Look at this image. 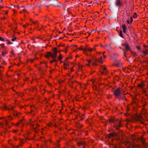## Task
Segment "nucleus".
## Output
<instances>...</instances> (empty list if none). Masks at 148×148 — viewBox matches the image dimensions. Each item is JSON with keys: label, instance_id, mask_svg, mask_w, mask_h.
<instances>
[{"label": "nucleus", "instance_id": "09e8293b", "mask_svg": "<svg viewBox=\"0 0 148 148\" xmlns=\"http://www.w3.org/2000/svg\"><path fill=\"white\" fill-rule=\"evenodd\" d=\"M44 1V3H45L46 2V1L45 0H43V1Z\"/></svg>", "mask_w": 148, "mask_h": 148}, {"label": "nucleus", "instance_id": "b1692460", "mask_svg": "<svg viewBox=\"0 0 148 148\" xmlns=\"http://www.w3.org/2000/svg\"><path fill=\"white\" fill-rule=\"evenodd\" d=\"M132 55L134 57H136V53H132Z\"/></svg>", "mask_w": 148, "mask_h": 148}, {"label": "nucleus", "instance_id": "680f3d73", "mask_svg": "<svg viewBox=\"0 0 148 148\" xmlns=\"http://www.w3.org/2000/svg\"><path fill=\"white\" fill-rule=\"evenodd\" d=\"M41 6V5L39 6V7H38L39 8H40V7Z\"/></svg>", "mask_w": 148, "mask_h": 148}, {"label": "nucleus", "instance_id": "473e14b6", "mask_svg": "<svg viewBox=\"0 0 148 148\" xmlns=\"http://www.w3.org/2000/svg\"><path fill=\"white\" fill-rule=\"evenodd\" d=\"M44 4V1H41V6Z\"/></svg>", "mask_w": 148, "mask_h": 148}, {"label": "nucleus", "instance_id": "f03ea898", "mask_svg": "<svg viewBox=\"0 0 148 148\" xmlns=\"http://www.w3.org/2000/svg\"><path fill=\"white\" fill-rule=\"evenodd\" d=\"M109 121L110 122L114 123L115 124H119V125H115V128L116 130H119V127L121 126V121L117 119H111Z\"/></svg>", "mask_w": 148, "mask_h": 148}, {"label": "nucleus", "instance_id": "79ce46f5", "mask_svg": "<svg viewBox=\"0 0 148 148\" xmlns=\"http://www.w3.org/2000/svg\"><path fill=\"white\" fill-rule=\"evenodd\" d=\"M114 55L115 56H119V55L118 54H114Z\"/></svg>", "mask_w": 148, "mask_h": 148}, {"label": "nucleus", "instance_id": "20e7f679", "mask_svg": "<svg viewBox=\"0 0 148 148\" xmlns=\"http://www.w3.org/2000/svg\"><path fill=\"white\" fill-rule=\"evenodd\" d=\"M58 1L56 0H51L50 1V5H53L55 6L58 7Z\"/></svg>", "mask_w": 148, "mask_h": 148}, {"label": "nucleus", "instance_id": "a18cd8bd", "mask_svg": "<svg viewBox=\"0 0 148 148\" xmlns=\"http://www.w3.org/2000/svg\"><path fill=\"white\" fill-rule=\"evenodd\" d=\"M95 30H92V31H91V32H95Z\"/></svg>", "mask_w": 148, "mask_h": 148}, {"label": "nucleus", "instance_id": "423d86ee", "mask_svg": "<svg viewBox=\"0 0 148 148\" xmlns=\"http://www.w3.org/2000/svg\"><path fill=\"white\" fill-rule=\"evenodd\" d=\"M122 63L119 61H115L114 65L119 67H121L122 66Z\"/></svg>", "mask_w": 148, "mask_h": 148}, {"label": "nucleus", "instance_id": "603ef678", "mask_svg": "<svg viewBox=\"0 0 148 148\" xmlns=\"http://www.w3.org/2000/svg\"><path fill=\"white\" fill-rule=\"evenodd\" d=\"M36 23H37V21L35 22H33V23L34 24H36Z\"/></svg>", "mask_w": 148, "mask_h": 148}, {"label": "nucleus", "instance_id": "0eeeda50", "mask_svg": "<svg viewBox=\"0 0 148 148\" xmlns=\"http://www.w3.org/2000/svg\"><path fill=\"white\" fill-rule=\"evenodd\" d=\"M121 45L123 46H125V49L127 51L131 50L129 46V44L128 43L122 44Z\"/></svg>", "mask_w": 148, "mask_h": 148}, {"label": "nucleus", "instance_id": "aec40b11", "mask_svg": "<svg viewBox=\"0 0 148 148\" xmlns=\"http://www.w3.org/2000/svg\"><path fill=\"white\" fill-rule=\"evenodd\" d=\"M119 48L121 49L122 50V51H123V52L124 53V56H125V54L126 53H125L124 49H122L121 47H119Z\"/></svg>", "mask_w": 148, "mask_h": 148}, {"label": "nucleus", "instance_id": "9b49d317", "mask_svg": "<svg viewBox=\"0 0 148 148\" xmlns=\"http://www.w3.org/2000/svg\"><path fill=\"white\" fill-rule=\"evenodd\" d=\"M104 48L107 50L108 49H111V47L110 45H106L104 46Z\"/></svg>", "mask_w": 148, "mask_h": 148}, {"label": "nucleus", "instance_id": "7ed1b4c3", "mask_svg": "<svg viewBox=\"0 0 148 148\" xmlns=\"http://www.w3.org/2000/svg\"><path fill=\"white\" fill-rule=\"evenodd\" d=\"M122 93L121 89L119 88H117L114 92V95L116 97L120 96Z\"/></svg>", "mask_w": 148, "mask_h": 148}, {"label": "nucleus", "instance_id": "412c9836", "mask_svg": "<svg viewBox=\"0 0 148 148\" xmlns=\"http://www.w3.org/2000/svg\"><path fill=\"white\" fill-rule=\"evenodd\" d=\"M116 98L119 100L121 99L123 100V97L122 96H118V97H116Z\"/></svg>", "mask_w": 148, "mask_h": 148}, {"label": "nucleus", "instance_id": "0e129e2a", "mask_svg": "<svg viewBox=\"0 0 148 148\" xmlns=\"http://www.w3.org/2000/svg\"><path fill=\"white\" fill-rule=\"evenodd\" d=\"M23 27H26V26H25V25H24L23 26Z\"/></svg>", "mask_w": 148, "mask_h": 148}, {"label": "nucleus", "instance_id": "c03bdc74", "mask_svg": "<svg viewBox=\"0 0 148 148\" xmlns=\"http://www.w3.org/2000/svg\"><path fill=\"white\" fill-rule=\"evenodd\" d=\"M31 9H32V10H34V7H31Z\"/></svg>", "mask_w": 148, "mask_h": 148}, {"label": "nucleus", "instance_id": "bf43d9fd", "mask_svg": "<svg viewBox=\"0 0 148 148\" xmlns=\"http://www.w3.org/2000/svg\"><path fill=\"white\" fill-rule=\"evenodd\" d=\"M2 1H3L2 0H1V2H2Z\"/></svg>", "mask_w": 148, "mask_h": 148}, {"label": "nucleus", "instance_id": "2eb2a0df", "mask_svg": "<svg viewBox=\"0 0 148 148\" xmlns=\"http://www.w3.org/2000/svg\"><path fill=\"white\" fill-rule=\"evenodd\" d=\"M119 35L122 38H123V33H122V31L121 30V31L120 32H119Z\"/></svg>", "mask_w": 148, "mask_h": 148}, {"label": "nucleus", "instance_id": "a878e982", "mask_svg": "<svg viewBox=\"0 0 148 148\" xmlns=\"http://www.w3.org/2000/svg\"><path fill=\"white\" fill-rule=\"evenodd\" d=\"M16 39V37H14V38H12V41H14Z\"/></svg>", "mask_w": 148, "mask_h": 148}, {"label": "nucleus", "instance_id": "7c9ffc66", "mask_svg": "<svg viewBox=\"0 0 148 148\" xmlns=\"http://www.w3.org/2000/svg\"><path fill=\"white\" fill-rule=\"evenodd\" d=\"M5 124L6 125H8V120H5Z\"/></svg>", "mask_w": 148, "mask_h": 148}, {"label": "nucleus", "instance_id": "39448f33", "mask_svg": "<svg viewBox=\"0 0 148 148\" xmlns=\"http://www.w3.org/2000/svg\"><path fill=\"white\" fill-rule=\"evenodd\" d=\"M79 49V50H83L84 51H91L92 50V48H90L88 46H86V47L84 49H83L82 47H81Z\"/></svg>", "mask_w": 148, "mask_h": 148}, {"label": "nucleus", "instance_id": "8fccbe9b", "mask_svg": "<svg viewBox=\"0 0 148 148\" xmlns=\"http://www.w3.org/2000/svg\"><path fill=\"white\" fill-rule=\"evenodd\" d=\"M21 7V8H22V7L25 8V7H25V5H23L22 7Z\"/></svg>", "mask_w": 148, "mask_h": 148}, {"label": "nucleus", "instance_id": "4be33fe9", "mask_svg": "<svg viewBox=\"0 0 148 148\" xmlns=\"http://www.w3.org/2000/svg\"><path fill=\"white\" fill-rule=\"evenodd\" d=\"M7 53H8V52H6V51L4 52H2L1 53L2 54L3 57H4L5 56V54H6Z\"/></svg>", "mask_w": 148, "mask_h": 148}, {"label": "nucleus", "instance_id": "c9c22d12", "mask_svg": "<svg viewBox=\"0 0 148 148\" xmlns=\"http://www.w3.org/2000/svg\"><path fill=\"white\" fill-rule=\"evenodd\" d=\"M87 61H88V62L89 63H89L91 62V60H87Z\"/></svg>", "mask_w": 148, "mask_h": 148}, {"label": "nucleus", "instance_id": "f8f14e48", "mask_svg": "<svg viewBox=\"0 0 148 148\" xmlns=\"http://www.w3.org/2000/svg\"><path fill=\"white\" fill-rule=\"evenodd\" d=\"M126 145L128 148H131L132 145V144L127 142H126Z\"/></svg>", "mask_w": 148, "mask_h": 148}, {"label": "nucleus", "instance_id": "de8ad7c7", "mask_svg": "<svg viewBox=\"0 0 148 148\" xmlns=\"http://www.w3.org/2000/svg\"><path fill=\"white\" fill-rule=\"evenodd\" d=\"M101 47H104V46H103V45H101Z\"/></svg>", "mask_w": 148, "mask_h": 148}, {"label": "nucleus", "instance_id": "4d7b16f0", "mask_svg": "<svg viewBox=\"0 0 148 148\" xmlns=\"http://www.w3.org/2000/svg\"><path fill=\"white\" fill-rule=\"evenodd\" d=\"M62 38H62L61 37H60V38H59V39H62Z\"/></svg>", "mask_w": 148, "mask_h": 148}, {"label": "nucleus", "instance_id": "c85d7f7f", "mask_svg": "<svg viewBox=\"0 0 148 148\" xmlns=\"http://www.w3.org/2000/svg\"><path fill=\"white\" fill-rule=\"evenodd\" d=\"M136 48L139 50H140V47L139 46H136Z\"/></svg>", "mask_w": 148, "mask_h": 148}, {"label": "nucleus", "instance_id": "ddd939ff", "mask_svg": "<svg viewBox=\"0 0 148 148\" xmlns=\"http://www.w3.org/2000/svg\"><path fill=\"white\" fill-rule=\"evenodd\" d=\"M137 119L139 121H141V120L142 119V118L140 116H137ZM141 122V123H143V122Z\"/></svg>", "mask_w": 148, "mask_h": 148}, {"label": "nucleus", "instance_id": "864d4df0", "mask_svg": "<svg viewBox=\"0 0 148 148\" xmlns=\"http://www.w3.org/2000/svg\"><path fill=\"white\" fill-rule=\"evenodd\" d=\"M4 47H5V46H4V45H2V46L1 47H2V48H4Z\"/></svg>", "mask_w": 148, "mask_h": 148}, {"label": "nucleus", "instance_id": "ea45409f", "mask_svg": "<svg viewBox=\"0 0 148 148\" xmlns=\"http://www.w3.org/2000/svg\"><path fill=\"white\" fill-rule=\"evenodd\" d=\"M64 66V68L66 69H67V66Z\"/></svg>", "mask_w": 148, "mask_h": 148}, {"label": "nucleus", "instance_id": "6ab92c4d", "mask_svg": "<svg viewBox=\"0 0 148 148\" xmlns=\"http://www.w3.org/2000/svg\"><path fill=\"white\" fill-rule=\"evenodd\" d=\"M84 142H82V143H78V144L79 146H80L81 145H84Z\"/></svg>", "mask_w": 148, "mask_h": 148}, {"label": "nucleus", "instance_id": "5701e85b", "mask_svg": "<svg viewBox=\"0 0 148 148\" xmlns=\"http://www.w3.org/2000/svg\"><path fill=\"white\" fill-rule=\"evenodd\" d=\"M137 17V15L136 13H135L133 16V17L135 18Z\"/></svg>", "mask_w": 148, "mask_h": 148}, {"label": "nucleus", "instance_id": "052dcab7", "mask_svg": "<svg viewBox=\"0 0 148 148\" xmlns=\"http://www.w3.org/2000/svg\"><path fill=\"white\" fill-rule=\"evenodd\" d=\"M45 6H47V7H49V6H48L47 5H45Z\"/></svg>", "mask_w": 148, "mask_h": 148}, {"label": "nucleus", "instance_id": "f3484780", "mask_svg": "<svg viewBox=\"0 0 148 148\" xmlns=\"http://www.w3.org/2000/svg\"><path fill=\"white\" fill-rule=\"evenodd\" d=\"M6 41H7L8 42V44L9 45H11V44H13V43L12 42H11L8 39H7L6 40Z\"/></svg>", "mask_w": 148, "mask_h": 148}, {"label": "nucleus", "instance_id": "a19ab883", "mask_svg": "<svg viewBox=\"0 0 148 148\" xmlns=\"http://www.w3.org/2000/svg\"><path fill=\"white\" fill-rule=\"evenodd\" d=\"M0 125L2 126H3V125L2 123H0Z\"/></svg>", "mask_w": 148, "mask_h": 148}, {"label": "nucleus", "instance_id": "72a5a7b5", "mask_svg": "<svg viewBox=\"0 0 148 148\" xmlns=\"http://www.w3.org/2000/svg\"><path fill=\"white\" fill-rule=\"evenodd\" d=\"M127 22L129 24H130V23H130V21L129 20H127Z\"/></svg>", "mask_w": 148, "mask_h": 148}, {"label": "nucleus", "instance_id": "5fc2aeb1", "mask_svg": "<svg viewBox=\"0 0 148 148\" xmlns=\"http://www.w3.org/2000/svg\"><path fill=\"white\" fill-rule=\"evenodd\" d=\"M143 145H144V144H145V142H144V141H143Z\"/></svg>", "mask_w": 148, "mask_h": 148}, {"label": "nucleus", "instance_id": "f257e3e1", "mask_svg": "<svg viewBox=\"0 0 148 148\" xmlns=\"http://www.w3.org/2000/svg\"><path fill=\"white\" fill-rule=\"evenodd\" d=\"M54 50L53 51V53H51L50 52H48L47 53L46 55V57L47 58L48 57H51L54 59V58H56L57 53L58 52V50L56 48H54Z\"/></svg>", "mask_w": 148, "mask_h": 148}, {"label": "nucleus", "instance_id": "bb28decb", "mask_svg": "<svg viewBox=\"0 0 148 148\" xmlns=\"http://www.w3.org/2000/svg\"><path fill=\"white\" fill-rule=\"evenodd\" d=\"M102 69L104 71H107V69L106 68V67H102Z\"/></svg>", "mask_w": 148, "mask_h": 148}, {"label": "nucleus", "instance_id": "cd10ccee", "mask_svg": "<svg viewBox=\"0 0 148 148\" xmlns=\"http://www.w3.org/2000/svg\"><path fill=\"white\" fill-rule=\"evenodd\" d=\"M0 40L1 41H3L5 40L2 37H0Z\"/></svg>", "mask_w": 148, "mask_h": 148}, {"label": "nucleus", "instance_id": "49530a36", "mask_svg": "<svg viewBox=\"0 0 148 148\" xmlns=\"http://www.w3.org/2000/svg\"><path fill=\"white\" fill-rule=\"evenodd\" d=\"M23 12H25L26 11V10H23Z\"/></svg>", "mask_w": 148, "mask_h": 148}, {"label": "nucleus", "instance_id": "e433bc0d", "mask_svg": "<svg viewBox=\"0 0 148 148\" xmlns=\"http://www.w3.org/2000/svg\"><path fill=\"white\" fill-rule=\"evenodd\" d=\"M8 119L9 120H10L12 119V118L10 116H9L8 117Z\"/></svg>", "mask_w": 148, "mask_h": 148}, {"label": "nucleus", "instance_id": "4468645a", "mask_svg": "<svg viewBox=\"0 0 148 148\" xmlns=\"http://www.w3.org/2000/svg\"><path fill=\"white\" fill-rule=\"evenodd\" d=\"M116 135V134H112V133H110L108 135V137L109 138H110L111 137H113Z\"/></svg>", "mask_w": 148, "mask_h": 148}, {"label": "nucleus", "instance_id": "58836bf2", "mask_svg": "<svg viewBox=\"0 0 148 148\" xmlns=\"http://www.w3.org/2000/svg\"><path fill=\"white\" fill-rule=\"evenodd\" d=\"M67 11H68V13L69 14H71V12L68 11V10H67Z\"/></svg>", "mask_w": 148, "mask_h": 148}, {"label": "nucleus", "instance_id": "393cba45", "mask_svg": "<svg viewBox=\"0 0 148 148\" xmlns=\"http://www.w3.org/2000/svg\"><path fill=\"white\" fill-rule=\"evenodd\" d=\"M62 58V57L61 55H60V56H59L58 58V60L60 61L61 60Z\"/></svg>", "mask_w": 148, "mask_h": 148}, {"label": "nucleus", "instance_id": "c756f323", "mask_svg": "<svg viewBox=\"0 0 148 148\" xmlns=\"http://www.w3.org/2000/svg\"><path fill=\"white\" fill-rule=\"evenodd\" d=\"M133 18L132 17H130V22L131 23H132L133 21Z\"/></svg>", "mask_w": 148, "mask_h": 148}, {"label": "nucleus", "instance_id": "6e6552de", "mask_svg": "<svg viewBox=\"0 0 148 148\" xmlns=\"http://www.w3.org/2000/svg\"><path fill=\"white\" fill-rule=\"evenodd\" d=\"M102 59V56H101L100 59L98 60L97 59H95V63H93L92 64L93 65H97V64L96 63V62H100V63H102L103 61L101 59Z\"/></svg>", "mask_w": 148, "mask_h": 148}, {"label": "nucleus", "instance_id": "1a4fd4ad", "mask_svg": "<svg viewBox=\"0 0 148 148\" xmlns=\"http://www.w3.org/2000/svg\"><path fill=\"white\" fill-rule=\"evenodd\" d=\"M116 3L117 5L119 6V7L122 5V3L119 0H116Z\"/></svg>", "mask_w": 148, "mask_h": 148}, {"label": "nucleus", "instance_id": "2f4dec72", "mask_svg": "<svg viewBox=\"0 0 148 148\" xmlns=\"http://www.w3.org/2000/svg\"><path fill=\"white\" fill-rule=\"evenodd\" d=\"M143 52L145 55H146L148 54V53L147 52H145V51H143Z\"/></svg>", "mask_w": 148, "mask_h": 148}, {"label": "nucleus", "instance_id": "9d476101", "mask_svg": "<svg viewBox=\"0 0 148 148\" xmlns=\"http://www.w3.org/2000/svg\"><path fill=\"white\" fill-rule=\"evenodd\" d=\"M122 27L123 29V31L124 33H126V27L125 24L122 25Z\"/></svg>", "mask_w": 148, "mask_h": 148}, {"label": "nucleus", "instance_id": "338daca9", "mask_svg": "<svg viewBox=\"0 0 148 148\" xmlns=\"http://www.w3.org/2000/svg\"><path fill=\"white\" fill-rule=\"evenodd\" d=\"M13 9V11L14 12L15 11V10L14 9Z\"/></svg>", "mask_w": 148, "mask_h": 148}, {"label": "nucleus", "instance_id": "dca6fc26", "mask_svg": "<svg viewBox=\"0 0 148 148\" xmlns=\"http://www.w3.org/2000/svg\"><path fill=\"white\" fill-rule=\"evenodd\" d=\"M138 86L140 88H142L143 87V84H140L138 85Z\"/></svg>", "mask_w": 148, "mask_h": 148}, {"label": "nucleus", "instance_id": "37998d69", "mask_svg": "<svg viewBox=\"0 0 148 148\" xmlns=\"http://www.w3.org/2000/svg\"><path fill=\"white\" fill-rule=\"evenodd\" d=\"M103 57L104 58H105L106 57V56L103 55Z\"/></svg>", "mask_w": 148, "mask_h": 148}, {"label": "nucleus", "instance_id": "6e6d98bb", "mask_svg": "<svg viewBox=\"0 0 148 148\" xmlns=\"http://www.w3.org/2000/svg\"><path fill=\"white\" fill-rule=\"evenodd\" d=\"M144 47H147V46L145 45H144Z\"/></svg>", "mask_w": 148, "mask_h": 148}, {"label": "nucleus", "instance_id": "69168bd1", "mask_svg": "<svg viewBox=\"0 0 148 148\" xmlns=\"http://www.w3.org/2000/svg\"><path fill=\"white\" fill-rule=\"evenodd\" d=\"M58 36V35H56V37H57Z\"/></svg>", "mask_w": 148, "mask_h": 148}, {"label": "nucleus", "instance_id": "f704fd0d", "mask_svg": "<svg viewBox=\"0 0 148 148\" xmlns=\"http://www.w3.org/2000/svg\"><path fill=\"white\" fill-rule=\"evenodd\" d=\"M64 66H69V64H66V63H64Z\"/></svg>", "mask_w": 148, "mask_h": 148}, {"label": "nucleus", "instance_id": "a211bd4d", "mask_svg": "<svg viewBox=\"0 0 148 148\" xmlns=\"http://www.w3.org/2000/svg\"><path fill=\"white\" fill-rule=\"evenodd\" d=\"M56 58H54V59L53 58V60H51V61H50V63H52L53 62H57L58 61L57 60H56Z\"/></svg>", "mask_w": 148, "mask_h": 148}, {"label": "nucleus", "instance_id": "4c0bfd02", "mask_svg": "<svg viewBox=\"0 0 148 148\" xmlns=\"http://www.w3.org/2000/svg\"><path fill=\"white\" fill-rule=\"evenodd\" d=\"M123 96L122 97H123V99H124V98H125L124 95H125V94H124L123 93Z\"/></svg>", "mask_w": 148, "mask_h": 148}, {"label": "nucleus", "instance_id": "774afa93", "mask_svg": "<svg viewBox=\"0 0 148 148\" xmlns=\"http://www.w3.org/2000/svg\"><path fill=\"white\" fill-rule=\"evenodd\" d=\"M124 99L126 100H127V99L125 98H124Z\"/></svg>", "mask_w": 148, "mask_h": 148}, {"label": "nucleus", "instance_id": "3c124183", "mask_svg": "<svg viewBox=\"0 0 148 148\" xmlns=\"http://www.w3.org/2000/svg\"><path fill=\"white\" fill-rule=\"evenodd\" d=\"M8 13V11H6L5 12V14H7Z\"/></svg>", "mask_w": 148, "mask_h": 148}, {"label": "nucleus", "instance_id": "e2e57ef3", "mask_svg": "<svg viewBox=\"0 0 148 148\" xmlns=\"http://www.w3.org/2000/svg\"><path fill=\"white\" fill-rule=\"evenodd\" d=\"M146 105V104H144V105L143 106H145V105Z\"/></svg>", "mask_w": 148, "mask_h": 148}, {"label": "nucleus", "instance_id": "13d9d810", "mask_svg": "<svg viewBox=\"0 0 148 148\" xmlns=\"http://www.w3.org/2000/svg\"><path fill=\"white\" fill-rule=\"evenodd\" d=\"M127 60L128 61V62H130V60Z\"/></svg>", "mask_w": 148, "mask_h": 148}]
</instances>
